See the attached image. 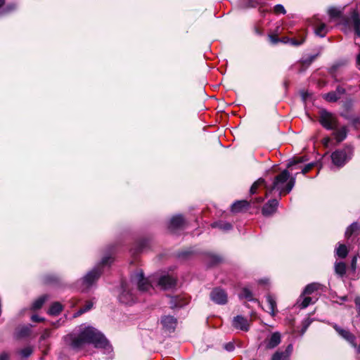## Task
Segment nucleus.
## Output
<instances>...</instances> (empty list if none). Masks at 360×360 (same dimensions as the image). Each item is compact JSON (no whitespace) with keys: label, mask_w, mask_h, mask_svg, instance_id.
<instances>
[{"label":"nucleus","mask_w":360,"mask_h":360,"mask_svg":"<svg viewBox=\"0 0 360 360\" xmlns=\"http://www.w3.org/2000/svg\"><path fill=\"white\" fill-rule=\"evenodd\" d=\"M335 271L340 276H343L346 273V265L342 262L335 263Z\"/></svg>","instance_id":"obj_29"},{"label":"nucleus","mask_w":360,"mask_h":360,"mask_svg":"<svg viewBox=\"0 0 360 360\" xmlns=\"http://www.w3.org/2000/svg\"><path fill=\"white\" fill-rule=\"evenodd\" d=\"M32 350L30 347H25L19 352L20 356L23 358H27L31 355Z\"/></svg>","instance_id":"obj_36"},{"label":"nucleus","mask_w":360,"mask_h":360,"mask_svg":"<svg viewBox=\"0 0 360 360\" xmlns=\"http://www.w3.org/2000/svg\"><path fill=\"white\" fill-rule=\"evenodd\" d=\"M330 141H331L330 138L328 136H326L323 139L322 143L323 144L324 146L328 147Z\"/></svg>","instance_id":"obj_46"},{"label":"nucleus","mask_w":360,"mask_h":360,"mask_svg":"<svg viewBox=\"0 0 360 360\" xmlns=\"http://www.w3.org/2000/svg\"><path fill=\"white\" fill-rule=\"evenodd\" d=\"M279 202L277 199L269 200L262 207V213L265 217H269L272 215L276 212Z\"/></svg>","instance_id":"obj_12"},{"label":"nucleus","mask_w":360,"mask_h":360,"mask_svg":"<svg viewBox=\"0 0 360 360\" xmlns=\"http://www.w3.org/2000/svg\"><path fill=\"white\" fill-rule=\"evenodd\" d=\"M328 13L331 18H338L341 15L342 11L338 8L331 7L328 9Z\"/></svg>","instance_id":"obj_34"},{"label":"nucleus","mask_w":360,"mask_h":360,"mask_svg":"<svg viewBox=\"0 0 360 360\" xmlns=\"http://www.w3.org/2000/svg\"><path fill=\"white\" fill-rule=\"evenodd\" d=\"M297 303L299 304L300 308L304 309L307 307L310 304H312L313 302L311 297L307 296L304 297V295L302 293Z\"/></svg>","instance_id":"obj_26"},{"label":"nucleus","mask_w":360,"mask_h":360,"mask_svg":"<svg viewBox=\"0 0 360 360\" xmlns=\"http://www.w3.org/2000/svg\"><path fill=\"white\" fill-rule=\"evenodd\" d=\"M62 309L63 306L60 302H54L51 305L48 313L50 315H58L60 313Z\"/></svg>","instance_id":"obj_27"},{"label":"nucleus","mask_w":360,"mask_h":360,"mask_svg":"<svg viewBox=\"0 0 360 360\" xmlns=\"http://www.w3.org/2000/svg\"><path fill=\"white\" fill-rule=\"evenodd\" d=\"M210 297L213 302L220 305L226 304L228 301L226 292L220 288L213 289L210 292Z\"/></svg>","instance_id":"obj_9"},{"label":"nucleus","mask_w":360,"mask_h":360,"mask_svg":"<svg viewBox=\"0 0 360 360\" xmlns=\"http://www.w3.org/2000/svg\"><path fill=\"white\" fill-rule=\"evenodd\" d=\"M302 160H299L298 161H292L288 163V167H292L294 165H296L297 164L298 162H302Z\"/></svg>","instance_id":"obj_50"},{"label":"nucleus","mask_w":360,"mask_h":360,"mask_svg":"<svg viewBox=\"0 0 360 360\" xmlns=\"http://www.w3.org/2000/svg\"><path fill=\"white\" fill-rule=\"evenodd\" d=\"M224 349L228 352H232L233 351L235 346L233 342H228L224 345Z\"/></svg>","instance_id":"obj_42"},{"label":"nucleus","mask_w":360,"mask_h":360,"mask_svg":"<svg viewBox=\"0 0 360 360\" xmlns=\"http://www.w3.org/2000/svg\"><path fill=\"white\" fill-rule=\"evenodd\" d=\"M94 306V302L91 300L86 301L85 304L81 307L75 314V316H78L82 314L89 311Z\"/></svg>","instance_id":"obj_30"},{"label":"nucleus","mask_w":360,"mask_h":360,"mask_svg":"<svg viewBox=\"0 0 360 360\" xmlns=\"http://www.w3.org/2000/svg\"><path fill=\"white\" fill-rule=\"evenodd\" d=\"M319 287H320V285L319 283H310L305 287V288L303 291V294L304 295H311L314 292L318 290L319 289Z\"/></svg>","instance_id":"obj_31"},{"label":"nucleus","mask_w":360,"mask_h":360,"mask_svg":"<svg viewBox=\"0 0 360 360\" xmlns=\"http://www.w3.org/2000/svg\"><path fill=\"white\" fill-rule=\"evenodd\" d=\"M177 300H178L177 297H172L171 298V302H170V303H171V308L174 309L175 307H179L177 304H175V303H176Z\"/></svg>","instance_id":"obj_47"},{"label":"nucleus","mask_w":360,"mask_h":360,"mask_svg":"<svg viewBox=\"0 0 360 360\" xmlns=\"http://www.w3.org/2000/svg\"><path fill=\"white\" fill-rule=\"evenodd\" d=\"M213 259H214V261L212 262L213 264H215V263H217L219 262V258L218 257H214Z\"/></svg>","instance_id":"obj_54"},{"label":"nucleus","mask_w":360,"mask_h":360,"mask_svg":"<svg viewBox=\"0 0 360 360\" xmlns=\"http://www.w3.org/2000/svg\"><path fill=\"white\" fill-rule=\"evenodd\" d=\"M185 224L184 218L181 214L172 217L169 222L168 228L171 230H175L182 228Z\"/></svg>","instance_id":"obj_16"},{"label":"nucleus","mask_w":360,"mask_h":360,"mask_svg":"<svg viewBox=\"0 0 360 360\" xmlns=\"http://www.w3.org/2000/svg\"><path fill=\"white\" fill-rule=\"evenodd\" d=\"M122 292L119 296L120 301L126 304H130L133 303L135 300L134 295L127 290L126 286L124 285H122Z\"/></svg>","instance_id":"obj_18"},{"label":"nucleus","mask_w":360,"mask_h":360,"mask_svg":"<svg viewBox=\"0 0 360 360\" xmlns=\"http://www.w3.org/2000/svg\"><path fill=\"white\" fill-rule=\"evenodd\" d=\"M250 207V202L247 200H238L235 202L231 206V211L233 212H239L243 210Z\"/></svg>","instance_id":"obj_20"},{"label":"nucleus","mask_w":360,"mask_h":360,"mask_svg":"<svg viewBox=\"0 0 360 360\" xmlns=\"http://www.w3.org/2000/svg\"><path fill=\"white\" fill-rule=\"evenodd\" d=\"M48 298L49 297L46 295H41L33 302L31 309L32 310H37L40 309Z\"/></svg>","instance_id":"obj_22"},{"label":"nucleus","mask_w":360,"mask_h":360,"mask_svg":"<svg viewBox=\"0 0 360 360\" xmlns=\"http://www.w3.org/2000/svg\"><path fill=\"white\" fill-rule=\"evenodd\" d=\"M342 300H344V301H345V300H347V297H342Z\"/></svg>","instance_id":"obj_57"},{"label":"nucleus","mask_w":360,"mask_h":360,"mask_svg":"<svg viewBox=\"0 0 360 360\" xmlns=\"http://www.w3.org/2000/svg\"><path fill=\"white\" fill-rule=\"evenodd\" d=\"M28 332H29V328H25L24 334L26 335L28 333Z\"/></svg>","instance_id":"obj_56"},{"label":"nucleus","mask_w":360,"mask_h":360,"mask_svg":"<svg viewBox=\"0 0 360 360\" xmlns=\"http://www.w3.org/2000/svg\"><path fill=\"white\" fill-rule=\"evenodd\" d=\"M312 25L316 36L324 37L329 31V27L318 18H314Z\"/></svg>","instance_id":"obj_11"},{"label":"nucleus","mask_w":360,"mask_h":360,"mask_svg":"<svg viewBox=\"0 0 360 360\" xmlns=\"http://www.w3.org/2000/svg\"><path fill=\"white\" fill-rule=\"evenodd\" d=\"M271 360H288V358L281 352H276L272 356Z\"/></svg>","instance_id":"obj_35"},{"label":"nucleus","mask_w":360,"mask_h":360,"mask_svg":"<svg viewBox=\"0 0 360 360\" xmlns=\"http://www.w3.org/2000/svg\"><path fill=\"white\" fill-rule=\"evenodd\" d=\"M355 304L357 308L358 314L360 315V297H357L355 299Z\"/></svg>","instance_id":"obj_48"},{"label":"nucleus","mask_w":360,"mask_h":360,"mask_svg":"<svg viewBox=\"0 0 360 360\" xmlns=\"http://www.w3.org/2000/svg\"><path fill=\"white\" fill-rule=\"evenodd\" d=\"M359 255H356L353 257L352 262H351V268L353 271H356V263L358 260Z\"/></svg>","instance_id":"obj_38"},{"label":"nucleus","mask_w":360,"mask_h":360,"mask_svg":"<svg viewBox=\"0 0 360 360\" xmlns=\"http://www.w3.org/2000/svg\"><path fill=\"white\" fill-rule=\"evenodd\" d=\"M319 121L321 126L327 130L334 129L339 126L337 117L326 110L320 111Z\"/></svg>","instance_id":"obj_6"},{"label":"nucleus","mask_w":360,"mask_h":360,"mask_svg":"<svg viewBox=\"0 0 360 360\" xmlns=\"http://www.w3.org/2000/svg\"><path fill=\"white\" fill-rule=\"evenodd\" d=\"M342 24L346 29H353L360 37V15L356 10H353L349 16L345 18Z\"/></svg>","instance_id":"obj_7"},{"label":"nucleus","mask_w":360,"mask_h":360,"mask_svg":"<svg viewBox=\"0 0 360 360\" xmlns=\"http://www.w3.org/2000/svg\"><path fill=\"white\" fill-rule=\"evenodd\" d=\"M212 227L219 228V229H221L222 231H227L232 229V225L229 222L220 221L214 222L212 224Z\"/></svg>","instance_id":"obj_23"},{"label":"nucleus","mask_w":360,"mask_h":360,"mask_svg":"<svg viewBox=\"0 0 360 360\" xmlns=\"http://www.w3.org/2000/svg\"><path fill=\"white\" fill-rule=\"evenodd\" d=\"M240 298L246 299L248 301H253V295L252 292L247 288H244L240 295Z\"/></svg>","instance_id":"obj_33"},{"label":"nucleus","mask_w":360,"mask_h":360,"mask_svg":"<svg viewBox=\"0 0 360 360\" xmlns=\"http://www.w3.org/2000/svg\"><path fill=\"white\" fill-rule=\"evenodd\" d=\"M31 319L34 322H41L44 320V318L39 317L38 315H36V314L32 315L31 317Z\"/></svg>","instance_id":"obj_45"},{"label":"nucleus","mask_w":360,"mask_h":360,"mask_svg":"<svg viewBox=\"0 0 360 360\" xmlns=\"http://www.w3.org/2000/svg\"><path fill=\"white\" fill-rule=\"evenodd\" d=\"M295 181L296 176H290L289 171L284 169L274 178L272 184L270 185L267 184L264 179H258L250 187V193L255 194L259 187H264L266 190V198L273 191L278 192L281 198L282 195L288 194L292 190Z\"/></svg>","instance_id":"obj_2"},{"label":"nucleus","mask_w":360,"mask_h":360,"mask_svg":"<svg viewBox=\"0 0 360 360\" xmlns=\"http://www.w3.org/2000/svg\"><path fill=\"white\" fill-rule=\"evenodd\" d=\"M161 323L163 328L170 333L174 330L177 320L172 316H164L161 318Z\"/></svg>","instance_id":"obj_14"},{"label":"nucleus","mask_w":360,"mask_h":360,"mask_svg":"<svg viewBox=\"0 0 360 360\" xmlns=\"http://www.w3.org/2000/svg\"><path fill=\"white\" fill-rule=\"evenodd\" d=\"M50 336H51V330H49V329H46L42 333V334H41V335L40 337V339L41 340H44L46 339L49 338Z\"/></svg>","instance_id":"obj_40"},{"label":"nucleus","mask_w":360,"mask_h":360,"mask_svg":"<svg viewBox=\"0 0 360 360\" xmlns=\"http://www.w3.org/2000/svg\"><path fill=\"white\" fill-rule=\"evenodd\" d=\"M112 258L110 256L104 257L101 263L95 266L92 270L89 271L80 281V290L82 291H87L92 287L99 278L101 274V267L108 265L112 262Z\"/></svg>","instance_id":"obj_4"},{"label":"nucleus","mask_w":360,"mask_h":360,"mask_svg":"<svg viewBox=\"0 0 360 360\" xmlns=\"http://www.w3.org/2000/svg\"><path fill=\"white\" fill-rule=\"evenodd\" d=\"M354 148L352 146H345L331 154V160L334 165L338 167H343L353 156Z\"/></svg>","instance_id":"obj_5"},{"label":"nucleus","mask_w":360,"mask_h":360,"mask_svg":"<svg viewBox=\"0 0 360 360\" xmlns=\"http://www.w3.org/2000/svg\"><path fill=\"white\" fill-rule=\"evenodd\" d=\"M345 93L346 90L345 88L341 86H338L335 91L324 94L322 97L328 102L334 103L340 99Z\"/></svg>","instance_id":"obj_10"},{"label":"nucleus","mask_w":360,"mask_h":360,"mask_svg":"<svg viewBox=\"0 0 360 360\" xmlns=\"http://www.w3.org/2000/svg\"><path fill=\"white\" fill-rule=\"evenodd\" d=\"M332 130V135L338 143L342 142L347 136L348 128L347 126H338L337 128Z\"/></svg>","instance_id":"obj_15"},{"label":"nucleus","mask_w":360,"mask_h":360,"mask_svg":"<svg viewBox=\"0 0 360 360\" xmlns=\"http://www.w3.org/2000/svg\"><path fill=\"white\" fill-rule=\"evenodd\" d=\"M264 200V198L258 197L250 200V204L252 203L253 205L261 204Z\"/></svg>","instance_id":"obj_39"},{"label":"nucleus","mask_w":360,"mask_h":360,"mask_svg":"<svg viewBox=\"0 0 360 360\" xmlns=\"http://www.w3.org/2000/svg\"><path fill=\"white\" fill-rule=\"evenodd\" d=\"M131 282L137 286L138 290L142 292H150L155 287H160L162 290H169L174 288L176 280L168 274H155L146 278L142 270H139L131 274Z\"/></svg>","instance_id":"obj_3"},{"label":"nucleus","mask_w":360,"mask_h":360,"mask_svg":"<svg viewBox=\"0 0 360 360\" xmlns=\"http://www.w3.org/2000/svg\"><path fill=\"white\" fill-rule=\"evenodd\" d=\"M360 229V226H359L357 222L352 223L346 230L345 236L349 238L352 235L355 234Z\"/></svg>","instance_id":"obj_24"},{"label":"nucleus","mask_w":360,"mask_h":360,"mask_svg":"<svg viewBox=\"0 0 360 360\" xmlns=\"http://www.w3.org/2000/svg\"><path fill=\"white\" fill-rule=\"evenodd\" d=\"M356 64L360 68V53L356 57Z\"/></svg>","instance_id":"obj_53"},{"label":"nucleus","mask_w":360,"mask_h":360,"mask_svg":"<svg viewBox=\"0 0 360 360\" xmlns=\"http://www.w3.org/2000/svg\"><path fill=\"white\" fill-rule=\"evenodd\" d=\"M309 323H308L307 324H306V325L302 328V332H301V334H302V335H303V334L305 333V331L307 330V328H308V326H309Z\"/></svg>","instance_id":"obj_51"},{"label":"nucleus","mask_w":360,"mask_h":360,"mask_svg":"<svg viewBox=\"0 0 360 360\" xmlns=\"http://www.w3.org/2000/svg\"><path fill=\"white\" fill-rule=\"evenodd\" d=\"M9 355L6 352H3L0 354V360H8Z\"/></svg>","instance_id":"obj_49"},{"label":"nucleus","mask_w":360,"mask_h":360,"mask_svg":"<svg viewBox=\"0 0 360 360\" xmlns=\"http://www.w3.org/2000/svg\"><path fill=\"white\" fill-rule=\"evenodd\" d=\"M265 346L267 349H274L281 342V335L276 332L271 334L269 338L265 340Z\"/></svg>","instance_id":"obj_17"},{"label":"nucleus","mask_w":360,"mask_h":360,"mask_svg":"<svg viewBox=\"0 0 360 360\" xmlns=\"http://www.w3.org/2000/svg\"><path fill=\"white\" fill-rule=\"evenodd\" d=\"M348 254V250L346 245L340 244L336 249V255L340 258H345Z\"/></svg>","instance_id":"obj_32"},{"label":"nucleus","mask_w":360,"mask_h":360,"mask_svg":"<svg viewBox=\"0 0 360 360\" xmlns=\"http://www.w3.org/2000/svg\"><path fill=\"white\" fill-rule=\"evenodd\" d=\"M290 37H281L280 39H273V42L274 43H276L277 41H281V42H283L284 44H289V41H290Z\"/></svg>","instance_id":"obj_43"},{"label":"nucleus","mask_w":360,"mask_h":360,"mask_svg":"<svg viewBox=\"0 0 360 360\" xmlns=\"http://www.w3.org/2000/svg\"><path fill=\"white\" fill-rule=\"evenodd\" d=\"M316 56H310L306 59L301 60L299 63H297L295 66H299L298 71L299 72H304L308 67L311 64V63L314 60Z\"/></svg>","instance_id":"obj_19"},{"label":"nucleus","mask_w":360,"mask_h":360,"mask_svg":"<svg viewBox=\"0 0 360 360\" xmlns=\"http://www.w3.org/2000/svg\"><path fill=\"white\" fill-rule=\"evenodd\" d=\"M266 298L268 304L269 312L272 316H274L277 312L275 298L270 295H268Z\"/></svg>","instance_id":"obj_21"},{"label":"nucleus","mask_w":360,"mask_h":360,"mask_svg":"<svg viewBox=\"0 0 360 360\" xmlns=\"http://www.w3.org/2000/svg\"><path fill=\"white\" fill-rule=\"evenodd\" d=\"M334 329L338 333V335L345 340L352 347L356 349L358 353H360V344L357 346L355 342V336L352 334L348 330H345L335 324L333 326Z\"/></svg>","instance_id":"obj_8"},{"label":"nucleus","mask_w":360,"mask_h":360,"mask_svg":"<svg viewBox=\"0 0 360 360\" xmlns=\"http://www.w3.org/2000/svg\"><path fill=\"white\" fill-rule=\"evenodd\" d=\"M267 281H268L267 280H260L259 283H266Z\"/></svg>","instance_id":"obj_55"},{"label":"nucleus","mask_w":360,"mask_h":360,"mask_svg":"<svg viewBox=\"0 0 360 360\" xmlns=\"http://www.w3.org/2000/svg\"><path fill=\"white\" fill-rule=\"evenodd\" d=\"M232 326L236 329H239L243 331H248L250 328L248 320L242 316H236L233 319Z\"/></svg>","instance_id":"obj_13"},{"label":"nucleus","mask_w":360,"mask_h":360,"mask_svg":"<svg viewBox=\"0 0 360 360\" xmlns=\"http://www.w3.org/2000/svg\"><path fill=\"white\" fill-rule=\"evenodd\" d=\"M52 324H53V326H55L56 327H58V326H56L55 323H53Z\"/></svg>","instance_id":"obj_58"},{"label":"nucleus","mask_w":360,"mask_h":360,"mask_svg":"<svg viewBox=\"0 0 360 360\" xmlns=\"http://www.w3.org/2000/svg\"><path fill=\"white\" fill-rule=\"evenodd\" d=\"M66 340L70 341V345L74 349L81 348L86 343H91L96 348L105 349L110 348L105 336L96 328L90 326H80L77 333L68 335Z\"/></svg>","instance_id":"obj_1"},{"label":"nucleus","mask_w":360,"mask_h":360,"mask_svg":"<svg viewBox=\"0 0 360 360\" xmlns=\"http://www.w3.org/2000/svg\"><path fill=\"white\" fill-rule=\"evenodd\" d=\"M53 281V279L52 278H50L49 276H46L45 277V282L46 283H51Z\"/></svg>","instance_id":"obj_52"},{"label":"nucleus","mask_w":360,"mask_h":360,"mask_svg":"<svg viewBox=\"0 0 360 360\" xmlns=\"http://www.w3.org/2000/svg\"><path fill=\"white\" fill-rule=\"evenodd\" d=\"M5 3V0H0V15H3L6 14L13 10L15 9V4L8 5L6 7H4Z\"/></svg>","instance_id":"obj_25"},{"label":"nucleus","mask_w":360,"mask_h":360,"mask_svg":"<svg viewBox=\"0 0 360 360\" xmlns=\"http://www.w3.org/2000/svg\"><path fill=\"white\" fill-rule=\"evenodd\" d=\"M274 11L277 14H278V13L285 14V13H286L285 9L282 4H276L274 6Z\"/></svg>","instance_id":"obj_37"},{"label":"nucleus","mask_w":360,"mask_h":360,"mask_svg":"<svg viewBox=\"0 0 360 360\" xmlns=\"http://www.w3.org/2000/svg\"><path fill=\"white\" fill-rule=\"evenodd\" d=\"M305 37H306L305 34L302 33V34H299L297 38H290V41H289V44L292 46H300L304 42Z\"/></svg>","instance_id":"obj_28"},{"label":"nucleus","mask_w":360,"mask_h":360,"mask_svg":"<svg viewBox=\"0 0 360 360\" xmlns=\"http://www.w3.org/2000/svg\"><path fill=\"white\" fill-rule=\"evenodd\" d=\"M292 351V345H289L287 348L285 349V351L283 352H281L283 354H284L285 355H287V357L289 359V356L291 354Z\"/></svg>","instance_id":"obj_44"},{"label":"nucleus","mask_w":360,"mask_h":360,"mask_svg":"<svg viewBox=\"0 0 360 360\" xmlns=\"http://www.w3.org/2000/svg\"><path fill=\"white\" fill-rule=\"evenodd\" d=\"M314 166V164L312 163H309V164H307V165H305L302 169V173L303 174H307L309 171H310L311 169V168L313 167Z\"/></svg>","instance_id":"obj_41"}]
</instances>
